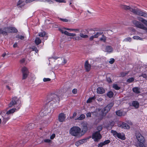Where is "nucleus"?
Listing matches in <instances>:
<instances>
[{"label": "nucleus", "instance_id": "26", "mask_svg": "<svg viewBox=\"0 0 147 147\" xmlns=\"http://www.w3.org/2000/svg\"><path fill=\"white\" fill-rule=\"evenodd\" d=\"M95 97L94 96L89 98L87 100L86 102L87 103H89L91 102L93 100H94L95 99Z\"/></svg>", "mask_w": 147, "mask_h": 147}, {"label": "nucleus", "instance_id": "14", "mask_svg": "<svg viewBox=\"0 0 147 147\" xmlns=\"http://www.w3.org/2000/svg\"><path fill=\"white\" fill-rule=\"evenodd\" d=\"M117 137L118 138L121 139L122 140H125V136L124 134L123 133H118Z\"/></svg>", "mask_w": 147, "mask_h": 147}, {"label": "nucleus", "instance_id": "3", "mask_svg": "<svg viewBox=\"0 0 147 147\" xmlns=\"http://www.w3.org/2000/svg\"><path fill=\"white\" fill-rule=\"evenodd\" d=\"M59 95H57L55 94H52L48 96V101L51 102V104H52L53 102L55 103L58 102L59 100Z\"/></svg>", "mask_w": 147, "mask_h": 147}, {"label": "nucleus", "instance_id": "4", "mask_svg": "<svg viewBox=\"0 0 147 147\" xmlns=\"http://www.w3.org/2000/svg\"><path fill=\"white\" fill-rule=\"evenodd\" d=\"M114 104L111 102L106 106L103 110L102 111V114L103 116H105L107 113L110 111V109L113 106Z\"/></svg>", "mask_w": 147, "mask_h": 147}, {"label": "nucleus", "instance_id": "27", "mask_svg": "<svg viewBox=\"0 0 147 147\" xmlns=\"http://www.w3.org/2000/svg\"><path fill=\"white\" fill-rule=\"evenodd\" d=\"M114 94L113 92L111 91H110L107 94V96L109 97L110 98H111L113 96Z\"/></svg>", "mask_w": 147, "mask_h": 147}, {"label": "nucleus", "instance_id": "51", "mask_svg": "<svg viewBox=\"0 0 147 147\" xmlns=\"http://www.w3.org/2000/svg\"><path fill=\"white\" fill-rule=\"evenodd\" d=\"M137 19L138 20H139V21H141L142 22V21H143V20H144V19L143 18L139 17H137Z\"/></svg>", "mask_w": 147, "mask_h": 147}, {"label": "nucleus", "instance_id": "6", "mask_svg": "<svg viewBox=\"0 0 147 147\" xmlns=\"http://www.w3.org/2000/svg\"><path fill=\"white\" fill-rule=\"evenodd\" d=\"M101 138L102 136L99 131H96L92 134V138L95 141H98Z\"/></svg>", "mask_w": 147, "mask_h": 147}, {"label": "nucleus", "instance_id": "17", "mask_svg": "<svg viewBox=\"0 0 147 147\" xmlns=\"http://www.w3.org/2000/svg\"><path fill=\"white\" fill-rule=\"evenodd\" d=\"M132 105V106L134 107L136 109H138L139 107V103L137 101H133Z\"/></svg>", "mask_w": 147, "mask_h": 147}, {"label": "nucleus", "instance_id": "5", "mask_svg": "<svg viewBox=\"0 0 147 147\" xmlns=\"http://www.w3.org/2000/svg\"><path fill=\"white\" fill-rule=\"evenodd\" d=\"M20 101V98H18L16 96H14L11 98V101L9 105V107H11L17 104L18 103H19Z\"/></svg>", "mask_w": 147, "mask_h": 147}, {"label": "nucleus", "instance_id": "53", "mask_svg": "<svg viewBox=\"0 0 147 147\" xmlns=\"http://www.w3.org/2000/svg\"><path fill=\"white\" fill-rule=\"evenodd\" d=\"M36 0H26V3H28L33 2V1H35Z\"/></svg>", "mask_w": 147, "mask_h": 147}, {"label": "nucleus", "instance_id": "15", "mask_svg": "<svg viewBox=\"0 0 147 147\" xmlns=\"http://www.w3.org/2000/svg\"><path fill=\"white\" fill-rule=\"evenodd\" d=\"M97 92L98 94H102L105 92V90L102 87H98L97 89Z\"/></svg>", "mask_w": 147, "mask_h": 147}, {"label": "nucleus", "instance_id": "35", "mask_svg": "<svg viewBox=\"0 0 147 147\" xmlns=\"http://www.w3.org/2000/svg\"><path fill=\"white\" fill-rule=\"evenodd\" d=\"M113 87L116 90H119L120 88V87L118 86L117 84H114L113 85Z\"/></svg>", "mask_w": 147, "mask_h": 147}, {"label": "nucleus", "instance_id": "12", "mask_svg": "<svg viewBox=\"0 0 147 147\" xmlns=\"http://www.w3.org/2000/svg\"><path fill=\"white\" fill-rule=\"evenodd\" d=\"M84 67L85 69L88 72L90 70L91 68V65L88 63V61H86L85 62L84 64Z\"/></svg>", "mask_w": 147, "mask_h": 147}, {"label": "nucleus", "instance_id": "47", "mask_svg": "<svg viewBox=\"0 0 147 147\" xmlns=\"http://www.w3.org/2000/svg\"><path fill=\"white\" fill-rule=\"evenodd\" d=\"M46 34L45 32L44 31L42 33H40L39 34V36H40L43 37Z\"/></svg>", "mask_w": 147, "mask_h": 147}, {"label": "nucleus", "instance_id": "31", "mask_svg": "<svg viewBox=\"0 0 147 147\" xmlns=\"http://www.w3.org/2000/svg\"><path fill=\"white\" fill-rule=\"evenodd\" d=\"M117 115L119 116H121L122 115L123 113L120 110H118L116 112Z\"/></svg>", "mask_w": 147, "mask_h": 147}, {"label": "nucleus", "instance_id": "7", "mask_svg": "<svg viewBox=\"0 0 147 147\" xmlns=\"http://www.w3.org/2000/svg\"><path fill=\"white\" fill-rule=\"evenodd\" d=\"M133 23L135 25V26L137 28L143 30H147V28L144 26L143 24L138 21L135 20H134L133 21Z\"/></svg>", "mask_w": 147, "mask_h": 147}, {"label": "nucleus", "instance_id": "8", "mask_svg": "<svg viewBox=\"0 0 147 147\" xmlns=\"http://www.w3.org/2000/svg\"><path fill=\"white\" fill-rule=\"evenodd\" d=\"M135 136L139 142L140 143H144L145 139L139 132H136L135 133Z\"/></svg>", "mask_w": 147, "mask_h": 147}, {"label": "nucleus", "instance_id": "34", "mask_svg": "<svg viewBox=\"0 0 147 147\" xmlns=\"http://www.w3.org/2000/svg\"><path fill=\"white\" fill-rule=\"evenodd\" d=\"M111 132L114 136L115 137H117L118 134V133H117V131L113 130H111Z\"/></svg>", "mask_w": 147, "mask_h": 147}, {"label": "nucleus", "instance_id": "59", "mask_svg": "<svg viewBox=\"0 0 147 147\" xmlns=\"http://www.w3.org/2000/svg\"><path fill=\"white\" fill-rule=\"evenodd\" d=\"M104 145L102 142L98 144V147H102Z\"/></svg>", "mask_w": 147, "mask_h": 147}, {"label": "nucleus", "instance_id": "18", "mask_svg": "<svg viewBox=\"0 0 147 147\" xmlns=\"http://www.w3.org/2000/svg\"><path fill=\"white\" fill-rule=\"evenodd\" d=\"M120 127L122 128L126 129H129L130 128L129 126L127 124L124 123H122Z\"/></svg>", "mask_w": 147, "mask_h": 147}, {"label": "nucleus", "instance_id": "50", "mask_svg": "<svg viewBox=\"0 0 147 147\" xmlns=\"http://www.w3.org/2000/svg\"><path fill=\"white\" fill-rule=\"evenodd\" d=\"M115 61V59L113 58H111L110 59V61H109V63L112 64Z\"/></svg>", "mask_w": 147, "mask_h": 147}, {"label": "nucleus", "instance_id": "54", "mask_svg": "<svg viewBox=\"0 0 147 147\" xmlns=\"http://www.w3.org/2000/svg\"><path fill=\"white\" fill-rule=\"evenodd\" d=\"M107 80L109 83H110L112 82L110 78H107Z\"/></svg>", "mask_w": 147, "mask_h": 147}, {"label": "nucleus", "instance_id": "60", "mask_svg": "<svg viewBox=\"0 0 147 147\" xmlns=\"http://www.w3.org/2000/svg\"><path fill=\"white\" fill-rule=\"evenodd\" d=\"M55 134H53L50 137L51 139H53L55 137Z\"/></svg>", "mask_w": 147, "mask_h": 147}, {"label": "nucleus", "instance_id": "20", "mask_svg": "<svg viewBox=\"0 0 147 147\" xmlns=\"http://www.w3.org/2000/svg\"><path fill=\"white\" fill-rule=\"evenodd\" d=\"M106 50L107 52L110 53L113 51V49L111 46H107L106 47Z\"/></svg>", "mask_w": 147, "mask_h": 147}, {"label": "nucleus", "instance_id": "22", "mask_svg": "<svg viewBox=\"0 0 147 147\" xmlns=\"http://www.w3.org/2000/svg\"><path fill=\"white\" fill-rule=\"evenodd\" d=\"M16 110V109H11L9 110L8 111H7L5 114L6 115H9L11 114H12L15 111V110Z\"/></svg>", "mask_w": 147, "mask_h": 147}, {"label": "nucleus", "instance_id": "21", "mask_svg": "<svg viewBox=\"0 0 147 147\" xmlns=\"http://www.w3.org/2000/svg\"><path fill=\"white\" fill-rule=\"evenodd\" d=\"M132 90L136 94H139L140 93V88L138 87H134L133 88Z\"/></svg>", "mask_w": 147, "mask_h": 147}, {"label": "nucleus", "instance_id": "25", "mask_svg": "<svg viewBox=\"0 0 147 147\" xmlns=\"http://www.w3.org/2000/svg\"><path fill=\"white\" fill-rule=\"evenodd\" d=\"M36 44L38 45L41 43V40L38 38H36L35 40Z\"/></svg>", "mask_w": 147, "mask_h": 147}, {"label": "nucleus", "instance_id": "16", "mask_svg": "<svg viewBox=\"0 0 147 147\" xmlns=\"http://www.w3.org/2000/svg\"><path fill=\"white\" fill-rule=\"evenodd\" d=\"M3 120L2 121V123L3 124H5L7 121H8L10 119V117L9 116H6V114L4 116H2Z\"/></svg>", "mask_w": 147, "mask_h": 147}, {"label": "nucleus", "instance_id": "33", "mask_svg": "<svg viewBox=\"0 0 147 147\" xmlns=\"http://www.w3.org/2000/svg\"><path fill=\"white\" fill-rule=\"evenodd\" d=\"M106 37L104 35H102V37L100 38V41H102L104 42H106Z\"/></svg>", "mask_w": 147, "mask_h": 147}, {"label": "nucleus", "instance_id": "2", "mask_svg": "<svg viewBox=\"0 0 147 147\" xmlns=\"http://www.w3.org/2000/svg\"><path fill=\"white\" fill-rule=\"evenodd\" d=\"M81 129L77 126H74L71 127L69 131L71 135L78 137L81 136L80 133Z\"/></svg>", "mask_w": 147, "mask_h": 147}, {"label": "nucleus", "instance_id": "46", "mask_svg": "<svg viewBox=\"0 0 147 147\" xmlns=\"http://www.w3.org/2000/svg\"><path fill=\"white\" fill-rule=\"evenodd\" d=\"M86 139H83L79 140L80 143L81 144L84 143L85 142H86Z\"/></svg>", "mask_w": 147, "mask_h": 147}, {"label": "nucleus", "instance_id": "9", "mask_svg": "<svg viewBox=\"0 0 147 147\" xmlns=\"http://www.w3.org/2000/svg\"><path fill=\"white\" fill-rule=\"evenodd\" d=\"M22 72L23 74L22 79L24 80L27 77L29 74V71L28 69L25 67H23L22 69Z\"/></svg>", "mask_w": 147, "mask_h": 147}, {"label": "nucleus", "instance_id": "42", "mask_svg": "<svg viewBox=\"0 0 147 147\" xmlns=\"http://www.w3.org/2000/svg\"><path fill=\"white\" fill-rule=\"evenodd\" d=\"M16 38H19L21 40H23L24 38V36L18 35L16 36Z\"/></svg>", "mask_w": 147, "mask_h": 147}, {"label": "nucleus", "instance_id": "19", "mask_svg": "<svg viewBox=\"0 0 147 147\" xmlns=\"http://www.w3.org/2000/svg\"><path fill=\"white\" fill-rule=\"evenodd\" d=\"M9 33H16L18 32V30L15 27H10Z\"/></svg>", "mask_w": 147, "mask_h": 147}, {"label": "nucleus", "instance_id": "58", "mask_svg": "<svg viewBox=\"0 0 147 147\" xmlns=\"http://www.w3.org/2000/svg\"><path fill=\"white\" fill-rule=\"evenodd\" d=\"M75 145H76V146H78L80 145H81V144L80 143V142L79 141H78L76 142Z\"/></svg>", "mask_w": 147, "mask_h": 147}, {"label": "nucleus", "instance_id": "24", "mask_svg": "<svg viewBox=\"0 0 147 147\" xmlns=\"http://www.w3.org/2000/svg\"><path fill=\"white\" fill-rule=\"evenodd\" d=\"M4 31L5 32V35H7L8 33H9L10 27H5L3 28Z\"/></svg>", "mask_w": 147, "mask_h": 147}, {"label": "nucleus", "instance_id": "64", "mask_svg": "<svg viewBox=\"0 0 147 147\" xmlns=\"http://www.w3.org/2000/svg\"><path fill=\"white\" fill-rule=\"evenodd\" d=\"M51 141L49 139H46L44 140V142H45L49 143Z\"/></svg>", "mask_w": 147, "mask_h": 147}, {"label": "nucleus", "instance_id": "36", "mask_svg": "<svg viewBox=\"0 0 147 147\" xmlns=\"http://www.w3.org/2000/svg\"><path fill=\"white\" fill-rule=\"evenodd\" d=\"M59 28L58 29L62 33L64 34H65L66 35V34H65V32H67V31H65L63 30V29H65L64 28Z\"/></svg>", "mask_w": 147, "mask_h": 147}, {"label": "nucleus", "instance_id": "44", "mask_svg": "<svg viewBox=\"0 0 147 147\" xmlns=\"http://www.w3.org/2000/svg\"><path fill=\"white\" fill-rule=\"evenodd\" d=\"M110 140H106L104 142H102L104 145L107 144L109 143H110Z\"/></svg>", "mask_w": 147, "mask_h": 147}, {"label": "nucleus", "instance_id": "52", "mask_svg": "<svg viewBox=\"0 0 147 147\" xmlns=\"http://www.w3.org/2000/svg\"><path fill=\"white\" fill-rule=\"evenodd\" d=\"M72 93L74 94H76L77 93V90L76 89H74L72 91Z\"/></svg>", "mask_w": 147, "mask_h": 147}, {"label": "nucleus", "instance_id": "30", "mask_svg": "<svg viewBox=\"0 0 147 147\" xmlns=\"http://www.w3.org/2000/svg\"><path fill=\"white\" fill-rule=\"evenodd\" d=\"M65 34H66V35L69 36H74L76 35V34H75L70 33L68 32H65Z\"/></svg>", "mask_w": 147, "mask_h": 147}, {"label": "nucleus", "instance_id": "55", "mask_svg": "<svg viewBox=\"0 0 147 147\" xmlns=\"http://www.w3.org/2000/svg\"><path fill=\"white\" fill-rule=\"evenodd\" d=\"M23 3V1H22V0H19L18 2L17 5L18 6L20 5L21 3Z\"/></svg>", "mask_w": 147, "mask_h": 147}, {"label": "nucleus", "instance_id": "56", "mask_svg": "<svg viewBox=\"0 0 147 147\" xmlns=\"http://www.w3.org/2000/svg\"><path fill=\"white\" fill-rule=\"evenodd\" d=\"M60 20L64 22H68V20L65 19L60 18Z\"/></svg>", "mask_w": 147, "mask_h": 147}, {"label": "nucleus", "instance_id": "38", "mask_svg": "<svg viewBox=\"0 0 147 147\" xmlns=\"http://www.w3.org/2000/svg\"><path fill=\"white\" fill-rule=\"evenodd\" d=\"M80 35L81 37L84 38H86L88 37V36L87 35L84 34L83 33H80Z\"/></svg>", "mask_w": 147, "mask_h": 147}, {"label": "nucleus", "instance_id": "63", "mask_svg": "<svg viewBox=\"0 0 147 147\" xmlns=\"http://www.w3.org/2000/svg\"><path fill=\"white\" fill-rule=\"evenodd\" d=\"M75 40H81V38L79 36H76L75 38Z\"/></svg>", "mask_w": 147, "mask_h": 147}, {"label": "nucleus", "instance_id": "43", "mask_svg": "<svg viewBox=\"0 0 147 147\" xmlns=\"http://www.w3.org/2000/svg\"><path fill=\"white\" fill-rule=\"evenodd\" d=\"M45 0L47 1H49V0ZM55 0L57 2H59V3L63 2V3H65L66 2L65 1V0Z\"/></svg>", "mask_w": 147, "mask_h": 147}, {"label": "nucleus", "instance_id": "62", "mask_svg": "<svg viewBox=\"0 0 147 147\" xmlns=\"http://www.w3.org/2000/svg\"><path fill=\"white\" fill-rule=\"evenodd\" d=\"M86 116L87 117H91V113L90 112L86 114Z\"/></svg>", "mask_w": 147, "mask_h": 147}, {"label": "nucleus", "instance_id": "48", "mask_svg": "<svg viewBox=\"0 0 147 147\" xmlns=\"http://www.w3.org/2000/svg\"><path fill=\"white\" fill-rule=\"evenodd\" d=\"M144 143H140L137 146V147H145L144 145Z\"/></svg>", "mask_w": 147, "mask_h": 147}, {"label": "nucleus", "instance_id": "11", "mask_svg": "<svg viewBox=\"0 0 147 147\" xmlns=\"http://www.w3.org/2000/svg\"><path fill=\"white\" fill-rule=\"evenodd\" d=\"M65 118V115L63 113H61L59 115L58 119L59 121L61 122H63Z\"/></svg>", "mask_w": 147, "mask_h": 147}, {"label": "nucleus", "instance_id": "61", "mask_svg": "<svg viewBox=\"0 0 147 147\" xmlns=\"http://www.w3.org/2000/svg\"><path fill=\"white\" fill-rule=\"evenodd\" d=\"M143 21H142V23L147 26V21L145 19Z\"/></svg>", "mask_w": 147, "mask_h": 147}, {"label": "nucleus", "instance_id": "28", "mask_svg": "<svg viewBox=\"0 0 147 147\" xmlns=\"http://www.w3.org/2000/svg\"><path fill=\"white\" fill-rule=\"evenodd\" d=\"M30 49H32L33 51H34L36 53H38V50L37 49L36 47H30Z\"/></svg>", "mask_w": 147, "mask_h": 147}, {"label": "nucleus", "instance_id": "40", "mask_svg": "<svg viewBox=\"0 0 147 147\" xmlns=\"http://www.w3.org/2000/svg\"><path fill=\"white\" fill-rule=\"evenodd\" d=\"M6 32L4 31V28L2 29V28H0V34H2L3 35H5V33Z\"/></svg>", "mask_w": 147, "mask_h": 147}, {"label": "nucleus", "instance_id": "41", "mask_svg": "<svg viewBox=\"0 0 147 147\" xmlns=\"http://www.w3.org/2000/svg\"><path fill=\"white\" fill-rule=\"evenodd\" d=\"M133 38L134 39H137V40H142V38H141L139 36H134L133 37Z\"/></svg>", "mask_w": 147, "mask_h": 147}, {"label": "nucleus", "instance_id": "13", "mask_svg": "<svg viewBox=\"0 0 147 147\" xmlns=\"http://www.w3.org/2000/svg\"><path fill=\"white\" fill-rule=\"evenodd\" d=\"M103 33V32H98L96 33L94 35L91 36L90 38V40H93L94 38H97L98 36Z\"/></svg>", "mask_w": 147, "mask_h": 147}, {"label": "nucleus", "instance_id": "29", "mask_svg": "<svg viewBox=\"0 0 147 147\" xmlns=\"http://www.w3.org/2000/svg\"><path fill=\"white\" fill-rule=\"evenodd\" d=\"M85 117V116L84 114H82L80 116L77 118L76 119H77L78 120H82L84 119Z\"/></svg>", "mask_w": 147, "mask_h": 147}, {"label": "nucleus", "instance_id": "39", "mask_svg": "<svg viewBox=\"0 0 147 147\" xmlns=\"http://www.w3.org/2000/svg\"><path fill=\"white\" fill-rule=\"evenodd\" d=\"M128 74V72H121L120 74L121 76L122 77H123L126 76L127 74Z\"/></svg>", "mask_w": 147, "mask_h": 147}, {"label": "nucleus", "instance_id": "1", "mask_svg": "<svg viewBox=\"0 0 147 147\" xmlns=\"http://www.w3.org/2000/svg\"><path fill=\"white\" fill-rule=\"evenodd\" d=\"M121 8L125 10H129L130 11L133 12L134 14L143 16L144 17H147V13L143 12L140 10L131 8L130 7L126 5H120Z\"/></svg>", "mask_w": 147, "mask_h": 147}, {"label": "nucleus", "instance_id": "10", "mask_svg": "<svg viewBox=\"0 0 147 147\" xmlns=\"http://www.w3.org/2000/svg\"><path fill=\"white\" fill-rule=\"evenodd\" d=\"M88 127L87 124L86 123H83L82 124V131H80L81 136L83 135L87 131Z\"/></svg>", "mask_w": 147, "mask_h": 147}, {"label": "nucleus", "instance_id": "32", "mask_svg": "<svg viewBox=\"0 0 147 147\" xmlns=\"http://www.w3.org/2000/svg\"><path fill=\"white\" fill-rule=\"evenodd\" d=\"M65 30H70L71 31H79V29H70L67 28H64Z\"/></svg>", "mask_w": 147, "mask_h": 147}, {"label": "nucleus", "instance_id": "57", "mask_svg": "<svg viewBox=\"0 0 147 147\" xmlns=\"http://www.w3.org/2000/svg\"><path fill=\"white\" fill-rule=\"evenodd\" d=\"M131 39L130 37H128L125 39V40L126 41H128L129 42H131Z\"/></svg>", "mask_w": 147, "mask_h": 147}, {"label": "nucleus", "instance_id": "45", "mask_svg": "<svg viewBox=\"0 0 147 147\" xmlns=\"http://www.w3.org/2000/svg\"><path fill=\"white\" fill-rule=\"evenodd\" d=\"M102 127L101 125H100L98 126L97 127V130H98V131H99L100 133V131L102 129Z\"/></svg>", "mask_w": 147, "mask_h": 147}, {"label": "nucleus", "instance_id": "49", "mask_svg": "<svg viewBox=\"0 0 147 147\" xmlns=\"http://www.w3.org/2000/svg\"><path fill=\"white\" fill-rule=\"evenodd\" d=\"M50 80H51V79L49 78H44L43 79V81L44 82L50 81Z\"/></svg>", "mask_w": 147, "mask_h": 147}, {"label": "nucleus", "instance_id": "37", "mask_svg": "<svg viewBox=\"0 0 147 147\" xmlns=\"http://www.w3.org/2000/svg\"><path fill=\"white\" fill-rule=\"evenodd\" d=\"M134 78L132 77L128 79L127 80V82L129 83H130L133 82L134 81Z\"/></svg>", "mask_w": 147, "mask_h": 147}, {"label": "nucleus", "instance_id": "23", "mask_svg": "<svg viewBox=\"0 0 147 147\" xmlns=\"http://www.w3.org/2000/svg\"><path fill=\"white\" fill-rule=\"evenodd\" d=\"M35 126V124L34 123H30L28 124V129H33Z\"/></svg>", "mask_w": 147, "mask_h": 147}]
</instances>
